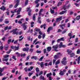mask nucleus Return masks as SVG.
I'll return each instance as SVG.
<instances>
[{
	"label": "nucleus",
	"mask_w": 80,
	"mask_h": 80,
	"mask_svg": "<svg viewBox=\"0 0 80 80\" xmlns=\"http://www.w3.org/2000/svg\"><path fill=\"white\" fill-rule=\"evenodd\" d=\"M36 70L37 72V73H39L40 72V71L39 70V68H37L36 69Z\"/></svg>",
	"instance_id": "obj_32"
},
{
	"label": "nucleus",
	"mask_w": 80,
	"mask_h": 80,
	"mask_svg": "<svg viewBox=\"0 0 80 80\" xmlns=\"http://www.w3.org/2000/svg\"><path fill=\"white\" fill-rule=\"evenodd\" d=\"M32 19L33 20H34V21H35V14H34L33 15V17L32 18Z\"/></svg>",
	"instance_id": "obj_42"
},
{
	"label": "nucleus",
	"mask_w": 80,
	"mask_h": 80,
	"mask_svg": "<svg viewBox=\"0 0 80 80\" xmlns=\"http://www.w3.org/2000/svg\"><path fill=\"white\" fill-rule=\"evenodd\" d=\"M71 5L70 4H69L68 6H66V5H65L63 7V8L64 9V10H67V9H68L69 7H70Z\"/></svg>",
	"instance_id": "obj_6"
},
{
	"label": "nucleus",
	"mask_w": 80,
	"mask_h": 80,
	"mask_svg": "<svg viewBox=\"0 0 80 80\" xmlns=\"http://www.w3.org/2000/svg\"><path fill=\"white\" fill-rule=\"evenodd\" d=\"M35 30H36V32H40V29L37 28H35Z\"/></svg>",
	"instance_id": "obj_37"
},
{
	"label": "nucleus",
	"mask_w": 80,
	"mask_h": 80,
	"mask_svg": "<svg viewBox=\"0 0 80 80\" xmlns=\"http://www.w3.org/2000/svg\"><path fill=\"white\" fill-rule=\"evenodd\" d=\"M58 45H56L53 46L52 47V48L53 49H57L58 48Z\"/></svg>",
	"instance_id": "obj_12"
},
{
	"label": "nucleus",
	"mask_w": 80,
	"mask_h": 80,
	"mask_svg": "<svg viewBox=\"0 0 80 80\" xmlns=\"http://www.w3.org/2000/svg\"><path fill=\"white\" fill-rule=\"evenodd\" d=\"M67 10H66L65 11H63L62 12H60L59 13L60 15H63V14H64L65 13H67Z\"/></svg>",
	"instance_id": "obj_11"
},
{
	"label": "nucleus",
	"mask_w": 80,
	"mask_h": 80,
	"mask_svg": "<svg viewBox=\"0 0 80 80\" xmlns=\"http://www.w3.org/2000/svg\"><path fill=\"white\" fill-rule=\"evenodd\" d=\"M8 57H9V55H6L3 56V57L5 58H8Z\"/></svg>",
	"instance_id": "obj_35"
},
{
	"label": "nucleus",
	"mask_w": 80,
	"mask_h": 80,
	"mask_svg": "<svg viewBox=\"0 0 80 80\" xmlns=\"http://www.w3.org/2000/svg\"><path fill=\"white\" fill-rule=\"evenodd\" d=\"M43 62H42L41 63V64H40V66H41V67L42 68H43Z\"/></svg>",
	"instance_id": "obj_28"
},
{
	"label": "nucleus",
	"mask_w": 80,
	"mask_h": 80,
	"mask_svg": "<svg viewBox=\"0 0 80 80\" xmlns=\"http://www.w3.org/2000/svg\"><path fill=\"white\" fill-rule=\"evenodd\" d=\"M59 75L61 76H63L64 75V72L63 71H60V72L59 73Z\"/></svg>",
	"instance_id": "obj_21"
},
{
	"label": "nucleus",
	"mask_w": 80,
	"mask_h": 80,
	"mask_svg": "<svg viewBox=\"0 0 80 80\" xmlns=\"http://www.w3.org/2000/svg\"><path fill=\"white\" fill-rule=\"evenodd\" d=\"M15 2H16L17 3H18L19 4V2H20V0H15L14 1Z\"/></svg>",
	"instance_id": "obj_47"
},
{
	"label": "nucleus",
	"mask_w": 80,
	"mask_h": 80,
	"mask_svg": "<svg viewBox=\"0 0 80 80\" xmlns=\"http://www.w3.org/2000/svg\"><path fill=\"white\" fill-rule=\"evenodd\" d=\"M11 41H12V40H11V39H9L8 41V44H10V42H11Z\"/></svg>",
	"instance_id": "obj_46"
},
{
	"label": "nucleus",
	"mask_w": 80,
	"mask_h": 80,
	"mask_svg": "<svg viewBox=\"0 0 80 80\" xmlns=\"http://www.w3.org/2000/svg\"><path fill=\"white\" fill-rule=\"evenodd\" d=\"M33 75V72H29L28 73L29 77H30L31 75Z\"/></svg>",
	"instance_id": "obj_44"
},
{
	"label": "nucleus",
	"mask_w": 80,
	"mask_h": 80,
	"mask_svg": "<svg viewBox=\"0 0 80 80\" xmlns=\"http://www.w3.org/2000/svg\"><path fill=\"white\" fill-rule=\"evenodd\" d=\"M62 32V30H61V29H59L58 30L57 32H58V33H59V32Z\"/></svg>",
	"instance_id": "obj_52"
},
{
	"label": "nucleus",
	"mask_w": 80,
	"mask_h": 80,
	"mask_svg": "<svg viewBox=\"0 0 80 80\" xmlns=\"http://www.w3.org/2000/svg\"><path fill=\"white\" fill-rule=\"evenodd\" d=\"M57 54H56L59 57H60V55H61V53L60 52H58L57 53Z\"/></svg>",
	"instance_id": "obj_39"
},
{
	"label": "nucleus",
	"mask_w": 80,
	"mask_h": 80,
	"mask_svg": "<svg viewBox=\"0 0 80 80\" xmlns=\"http://www.w3.org/2000/svg\"><path fill=\"white\" fill-rule=\"evenodd\" d=\"M77 54H80V49H78L77 51Z\"/></svg>",
	"instance_id": "obj_40"
},
{
	"label": "nucleus",
	"mask_w": 80,
	"mask_h": 80,
	"mask_svg": "<svg viewBox=\"0 0 80 80\" xmlns=\"http://www.w3.org/2000/svg\"><path fill=\"white\" fill-rule=\"evenodd\" d=\"M18 40H16L14 42V44H17V42H18Z\"/></svg>",
	"instance_id": "obj_58"
},
{
	"label": "nucleus",
	"mask_w": 80,
	"mask_h": 80,
	"mask_svg": "<svg viewBox=\"0 0 80 80\" xmlns=\"http://www.w3.org/2000/svg\"><path fill=\"white\" fill-rule=\"evenodd\" d=\"M24 20V19L22 18L21 20V21L20 20L18 21V23H19V24H22V20Z\"/></svg>",
	"instance_id": "obj_24"
},
{
	"label": "nucleus",
	"mask_w": 80,
	"mask_h": 80,
	"mask_svg": "<svg viewBox=\"0 0 80 80\" xmlns=\"http://www.w3.org/2000/svg\"><path fill=\"white\" fill-rule=\"evenodd\" d=\"M62 2H58L57 5L58 7H59L60 5H62Z\"/></svg>",
	"instance_id": "obj_38"
},
{
	"label": "nucleus",
	"mask_w": 80,
	"mask_h": 80,
	"mask_svg": "<svg viewBox=\"0 0 80 80\" xmlns=\"http://www.w3.org/2000/svg\"><path fill=\"white\" fill-rule=\"evenodd\" d=\"M28 0H26L25 2V5H28Z\"/></svg>",
	"instance_id": "obj_27"
},
{
	"label": "nucleus",
	"mask_w": 80,
	"mask_h": 80,
	"mask_svg": "<svg viewBox=\"0 0 80 80\" xmlns=\"http://www.w3.org/2000/svg\"><path fill=\"white\" fill-rule=\"evenodd\" d=\"M40 2V0H36L35 1V3H38V2Z\"/></svg>",
	"instance_id": "obj_51"
},
{
	"label": "nucleus",
	"mask_w": 80,
	"mask_h": 80,
	"mask_svg": "<svg viewBox=\"0 0 80 80\" xmlns=\"http://www.w3.org/2000/svg\"><path fill=\"white\" fill-rule=\"evenodd\" d=\"M24 70H25V72H27V71H28V67H26V68H24Z\"/></svg>",
	"instance_id": "obj_49"
},
{
	"label": "nucleus",
	"mask_w": 80,
	"mask_h": 80,
	"mask_svg": "<svg viewBox=\"0 0 80 80\" xmlns=\"http://www.w3.org/2000/svg\"><path fill=\"white\" fill-rule=\"evenodd\" d=\"M40 80H45V78L42 75H41L39 77Z\"/></svg>",
	"instance_id": "obj_18"
},
{
	"label": "nucleus",
	"mask_w": 80,
	"mask_h": 80,
	"mask_svg": "<svg viewBox=\"0 0 80 80\" xmlns=\"http://www.w3.org/2000/svg\"><path fill=\"white\" fill-rule=\"evenodd\" d=\"M67 60V58H63L62 59L61 62L63 65H66V61Z\"/></svg>",
	"instance_id": "obj_5"
},
{
	"label": "nucleus",
	"mask_w": 80,
	"mask_h": 80,
	"mask_svg": "<svg viewBox=\"0 0 80 80\" xmlns=\"http://www.w3.org/2000/svg\"><path fill=\"white\" fill-rule=\"evenodd\" d=\"M50 12L51 13H52V14H53V13H54V10H53L51 9H50Z\"/></svg>",
	"instance_id": "obj_41"
},
{
	"label": "nucleus",
	"mask_w": 80,
	"mask_h": 80,
	"mask_svg": "<svg viewBox=\"0 0 80 80\" xmlns=\"http://www.w3.org/2000/svg\"><path fill=\"white\" fill-rule=\"evenodd\" d=\"M18 48H19V46L17 47L16 46H15V50H18Z\"/></svg>",
	"instance_id": "obj_43"
},
{
	"label": "nucleus",
	"mask_w": 80,
	"mask_h": 80,
	"mask_svg": "<svg viewBox=\"0 0 80 80\" xmlns=\"http://www.w3.org/2000/svg\"><path fill=\"white\" fill-rule=\"evenodd\" d=\"M22 27L23 28L24 30H25L27 29V28L26 25H23Z\"/></svg>",
	"instance_id": "obj_33"
},
{
	"label": "nucleus",
	"mask_w": 80,
	"mask_h": 80,
	"mask_svg": "<svg viewBox=\"0 0 80 80\" xmlns=\"http://www.w3.org/2000/svg\"><path fill=\"white\" fill-rule=\"evenodd\" d=\"M7 68V67H3L2 68H1L0 67V76H3V74L2 73V72L3 71V70H5V69H6Z\"/></svg>",
	"instance_id": "obj_2"
},
{
	"label": "nucleus",
	"mask_w": 80,
	"mask_h": 80,
	"mask_svg": "<svg viewBox=\"0 0 80 80\" xmlns=\"http://www.w3.org/2000/svg\"><path fill=\"white\" fill-rule=\"evenodd\" d=\"M52 27H49L47 31V32H48V34L50 33V30H51V29H52Z\"/></svg>",
	"instance_id": "obj_10"
},
{
	"label": "nucleus",
	"mask_w": 80,
	"mask_h": 80,
	"mask_svg": "<svg viewBox=\"0 0 80 80\" xmlns=\"http://www.w3.org/2000/svg\"><path fill=\"white\" fill-rule=\"evenodd\" d=\"M76 61H78L77 63L78 64L80 63V56L77 59H76Z\"/></svg>",
	"instance_id": "obj_17"
},
{
	"label": "nucleus",
	"mask_w": 80,
	"mask_h": 80,
	"mask_svg": "<svg viewBox=\"0 0 80 80\" xmlns=\"http://www.w3.org/2000/svg\"><path fill=\"white\" fill-rule=\"evenodd\" d=\"M18 5H19V4L18 3H17L14 6V8H17V7H18Z\"/></svg>",
	"instance_id": "obj_45"
},
{
	"label": "nucleus",
	"mask_w": 80,
	"mask_h": 80,
	"mask_svg": "<svg viewBox=\"0 0 80 80\" xmlns=\"http://www.w3.org/2000/svg\"><path fill=\"white\" fill-rule=\"evenodd\" d=\"M47 26V24H44L41 26V28H43V27H46Z\"/></svg>",
	"instance_id": "obj_29"
},
{
	"label": "nucleus",
	"mask_w": 80,
	"mask_h": 80,
	"mask_svg": "<svg viewBox=\"0 0 80 80\" xmlns=\"http://www.w3.org/2000/svg\"><path fill=\"white\" fill-rule=\"evenodd\" d=\"M52 50V47H48L47 48V50L48 52H50Z\"/></svg>",
	"instance_id": "obj_14"
},
{
	"label": "nucleus",
	"mask_w": 80,
	"mask_h": 80,
	"mask_svg": "<svg viewBox=\"0 0 80 80\" xmlns=\"http://www.w3.org/2000/svg\"><path fill=\"white\" fill-rule=\"evenodd\" d=\"M45 37V33H44L42 35V38L43 39Z\"/></svg>",
	"instance_id": "obj_63"
},
{
	"label": "nucleus",
	"mask_w": 80,
	"mask_h": 80,
	"mask_svg": "<svg viewBox=\"0 0 80 80\" xmlns=\"http://www.w3.org/2000/svg\"><path fill=\"white\" fill-rule=\"evenodd\" d=\"M59 58V57H58L57 54L54 56V58H55V59H57V58Z\"/></svg>",
	"instance_id": "obj_34"
},
{
	"label": "nucleus",
	"mask_w": 80,
	"mask_h": 80,
	"mask_svg": "<svg viewBox=\"0 0 80 80\" xmlns=\"http://www.w3.org/2000/svg\"><path fill=\"white\" fill-rule=\"evenodd\" d=\"M52 74L51 72H50V73H48L47 74V77H51L50 76H52Z\"/></svg>",
	"instance_id": "obj_20"
},
{
	"label": "nucleus",
	"mask_w": 80,
	"mask_h": 80,
	"mask_svg": "<svg viewBox=\"0 0 80 80\" xmlns=\"http://www.w3.org/2000/svg\"><path fill=\"white\" fill-rule=\"evenodd\" d=\"M37 40H38L37 39H36L33 42H32V44L33 45L34 43H35V42H36L37 41Z\"/></svg>",
	"instance_id": "obj_59"
},
{
	"label": "nucleus",
	"mask_w": 80,
	"mask_h": 80,
	"mask_svg": "<svg viewBox=\"0 0 80 80\" xmlns=\"http://www.w3.org/2000/svg\"><path fill=\"white\" fill-rule=\"evenodd\" d=\"M60 63V60H58L57 61H56L55 62V64L56 65H57L58 64H59Z\"/></svg>",
	"instance_id": "obj_16"
},
{
	"label": "nucleus",
	"mask_w": 80,
	"mask_h": 80,
	"mask_svg": "<svg viewBox=\"0 0 80 80\" xmlns=\"http://www.w3.org/2000/svg\"><path fill=\"white\" fill-rule=\"evenodd\" d=\"M5 50H8V44H7L6 46H5Z\"/></svg>",
	"instance_id": "obj_25"
},
{
	"label": "nucleus",
	"mask_w": 80,
	"mask_h": 80,
	"mask_svg": "<svg viewBox=\"0 0 80 80\" xmlns=\"http://www.w3.org/2000/svg\"><path fill=\"white\" fill-rule=\"evenodd\" d=\"M52 65V62H50L48 63V65Z\"/></svg>",
	"instance_id": "obj_55"
},
{
	"label": "nucleus",
	"mask_w": 80,
	"mask_h": 80,
	"mask_svg": "<svg viewBox=\"0 0 80 80\" xmlns=\"http://www.w3.org/2000/svg\"><path fill=\"white\" fill-rule=\"evenodd\" d=\"M7 20H8V19H5V20L4 21V23L6 24H8L9 23V21Z\"/></svg>",
	"instance_id": "obj_26"
},
{
	"label": "nucleus",
	"mask_w": 80,
	"mask_h": 80,
	"mask_svg": "<svg viewBox=\"0 0 80 80\" xmlns=\"http://www.w3.org/2000/svg\"><path fill=\"white\" fill-rule=\"evenodd\" d=\"M16 55H17L18 57H20V55L21 56V57H23V53H21V54H20L18 52H17L16 53Z\"/></svg>",
	"instance_id": "obj_9"
},
{
	"label": "nucleus",
	"mask_w": 80,
	"mask_h": 80,
	"mask_svg": "<svg viewBox=\"0 0 80 80\" xmlns=\"http://www.w3.org/2000/svg\"><path fill=\"white\" fill-rule=\"evenodd\" d=\"M62 17L57 18H56V21H57V22H59V21H60L62 20Z\"/></svg>",
	"instance_id": "obj_13"
},
{
	"label": "nucleus",
	"mask_w": 80,
	"mask_h": 80,
	"mask_svg": "<svg viewBox=\"0 0 80 80\" xmlns=\"http://www.w3.org/2000/svg\"><path fill=\"white\" fill-rule=\"evenodd\" d=\"M1 10H2L3 12L6 10V8L4 6H2L1 8H0Z\"/></svg>",
	"instance_id": "obj_8"
},
{
	"label": "nucleus",
	"mask_w": 80,
	"mask_h": 80,
	"mask_svg": "<svg viewBox=\"0 0 80 80\" xmlns=\"http://www.w3.org/2000/svg\"><path fill=\"white\" fill-rule=\"evenodd\" d=\"M67 52H68V55H70V57H73L75 56V54L74 53H72V50H69V49L67 50Z\"/></svg>",
	"instance_id": "obj_1"
},
{
	"label": "nucleus",
	"mask_w": 80,
	"mask_h": 80,
	"mask_svg": "<svg viewBox=\"0 0 80 80\" xmlns=\"http://www.w3.org/2000/svg\"><path fill=\"white\" fill-rule=\"evenodd\" d=\"M70 27V23H68V28Z\"/></svg>",
	"instance_id": "obj_62"
},
{
	"label": "nucleus",
	"mask_w": 80,
	"mask_h": 80,
	"mask_svg": "<svg viewBox=\"0 0 80 80\" xmlns=\"http://www.w3.org/2000/svg\"><path fill=\"white\" fill-rule=\"evenodd\" d=\"M28 47H26L23 49V51H24V52H26L28 51Z\"/></svg>",
	"instance_id": "obj_19"
},
{
	"label": "nucleus",
	"mask_w": 80,
	"mask_h": 80,
	"mask_svg": "<svg viewBox=\"0 0 80 80\" xmlns=\"http://www.w3.org/2000/svg\"><path fill=\"white\" fill-rule=\"evenodd\" d=\"M7 12H6V13H7L8 15H9V13H10V10L8 9H6Z\"/></svg>",
	"instance_id": "obj_22"
},
{
	"label": "nucleus",
	"mask_w": 80,
	"mask_h": 80,
	"mask_svg": "<svg viewBox=\"0 0 80 80\" xmlns=\"http://www.w3.org/2000/svg\"><path fill=\"white\" fill-rule=\"evenodd\" d=\"M74 5H75L76 6V7H79V4H78L77 3H74Z\"/></svg>",
	"instance_id": "obj_56"
},
{
	"label": "nucleus",
	"mask_w": 80,
	"mask_h": 80,
	"mask_svg": "<svg viewBox=\"0 0 80 80\" xmlns=\"http://www.w3.org/2000/svg\"><path fill=\"white\" fill-rule=\"evenodd\" d=\"M31 59H34L36 60L37 59V56H32L31 58Z\"/></svg>",
	"instance_id": "obj_15"
},
{
	"label": "nucleus",
	"mask_w": 80,
	"mask_h": 80,
	"mask_svg": "<svg viewBox=\"0 0 80 80\" xmlns=\"http://www.w3.org/2000/svg\"><path fill=\"white\" fill-rule=\"evenodd\" d=\"M63 42H61L59 44V47L60 48H61V47H66V45H63L62 44Z\"/></svg>",
	"instance_id": "obj_7"
},
{
	"label": "nucleus",
	"mask_w": 80,
	"mask_h": 80,
	"mask_svg": "<svg viewBox=\"0 0 80 80\" xmlns=\"http://www.w3.org/2000/svg\"><path fill=\"white\" fill-rule=\"evenodd\" d=\"M72 34L71 33H69L68 34V36H69V37H72Z\"/></svg>",
	"instance_id": "obj_64"
},
{
	"label": "nucleus",
	"mask_w": 80,
	"mask_h": 80,
	"mask_svg": "<svg viewBox=\"0 0 80 80\" xmlns=\"http://www.w3.org/2000/svg\"><path fill=\"white\" fill-rule=\"evenodd\" d=\"M11 51H12V49H10L9 51L6 52V53L7 54H9V53H10L11 52Z\"/></svg>",
	"instance_id": "obj_48"
},
{
	"label": "nucleus",
	"mask_w": 80,
	"mask_h": 80,
	"mask_svg": "<svg viewBox=\"0 0 80 80\" xmlns=\"http://www.w3.org/2000/svg\"><path fill=\"white\" fill-rule=\"evenodd\" d=\"M44 58V56H42V57L39 59V61H42V60L43 59V58Z\"/></svg>",
	"instance_id": "obj_36"
},
{
	"label": "nucleus",
	"mask_w": 80,
	"mask_h": 80,
	"mask_svg": "<svg viewBox=\"0 0 80 80\" xmlns=\"http://www.w3.org/2000/svg\"><path fill=\"white\" fill-rule=\"evenodd\" d=\"M31 8L30 7L27 8V12H28L29 10H30Z\"/></svg>",
	"instance_id": "obj_54"
},
{
	"label": "nucleus",
	"mask_w": 80,
	"mask_h": 80,
	"mask_svg": "<svg viewBox=\"0 0 80 80\" xmlns=\"http://www.w3.org/2000/svg\"><path fill=\"white\" fill-rule=\"evenodd\" d=\"M40 19H41V18L40 17L38 18V22L39 23H42V22L41 21V20H40Z\"/></svg>",
	"instance_id": "obj_23"
},
{
	"label": "nucleus",
	"mask_w": 80,
	"mask_h": 80,
	"mask_svg": "<svg viewBox=\"0 0 80 80\" xmlns=\"http://www.w3.org/2000/svg\"><path fill=\"white\" fill-rule=\"evenodd\" d=\"M36 52L37 53H42V51H41L37 50Z\"/></svg>",
	"instance_id": "obj_50"
},
{
	"label": "nucleus",
	"mask_w": 80,
	"mask_h": 80,
	"mask_svg": "<svg viewBox=\"0 0 80 80\" xmlns=\"http://www.w3.org/2000/svg\"><path fill=\"white\" fill-rule=\"evenodd\" d=\"M15 57H16L15 56H12V58L13 59H14V60H17V59H16V58H15Z\"/></svg>",
	"instance_id": "obj_57"
},
{
	"label": "nucleus",
	"mask_w": 80,
	"mask_h": 80,
	"mask_svg": "<svg viewBox=\"0 0 80 80\" xmlns=\"http://www.w3.org/2000/svg\"><path fill=\"white\" fill-rule=\"evenodd\" d=\"M22 75H21L20 76H19L18 78V79L19 80H21V78H22Z\"/></svg>",
	"instance_id": "obj_61"
},
{
	"label": "nucleus",
	"mask_w": 80,
	"mask_h": 80,
	"mask_svg": "<svg viewBox=\"0 0 80 80\" xmlns=\"http://www.w3.org/2000/svg\"><path fill=\"white\" fill-rule=\"evenodd\" d=\"M17 28H16L15 29L12 30L11 32H13L12 35H15L16 34V35H18V32H17Z\"/></svg>",
	"instance_id": "obj_3"
},
{
	"label": "nucleus",
	"mask_w": 80,
	"mask_h": 80,
	"mask_svg": "<svg viewBox=\"0 0 80 80\" xmlns=\"http://www.w3.org/2000/svg\"><path fill=\"white\" fill-rule=\"evenodd\" d=\"M68 31V29H65L62 32V34H64V33H66V32Z\"/></svg>",
	"instance_id": "obj_30"
},
{
	"label": "nucleus",
	"mask_w": 80,
	"mask_h": 80,
	"mask_svg": "<svg viewBox=\"0 0 80 80\" xmlns=\"http://www.w3.org/2000/svg\"><path fill=\"white\" fill-rule=\"evenodd\" d=\"M66 25V24H65V23L61 24L59 25V27H65Z\"/></svg>",
	"instance_id": "obj_31"
},
{
	"label": "nucleus",
	"mask_w": 80,
	"mask_h": 80,
	"mask_svg": "<svg viewBox=\"0 0 80 80\" xmlns=\"http://www.w3.org/2000/svg\"><path fill=\"white\" fill-rule=\"evenodd\" d=\"M26 24H27V22H26L25 23H24L23 24H22L21 25L22 26H23V25H26Z\"/></svg>",
	"instance_id": "obj_60"
},
{
	"label": "nucleus",
	"mask_w": 80,
	"mask_h": 80,
	"mask_svg": "<svg viewBox=\"0 0 80 80\" xmlns=\"http://www.w3.org/2000/svg\"><path fill=\"white\" fill-rule=\"evenodd\" d=\"M17 9H15L14 10V12H17V15H19L20 14V12H21V10H22V8H19V9L18 10V11H17Z\"/></svg>",
	"instance_id": "obj_4"
},
{
	"label": "nucleus",
	"mask_w": 80,
	"mask_h": 80,
	"mask_svg": "<svg viewBox=\"0 0 80 80\" xmlns=\"http://www.w3.org/2000/svg\"><path fill=\"white\" fill-rule=\"evenodd\" d=\"M60 40L61 41H64V40H65V39H64V38H63V37L62 38H60Z\"/></svg>",
	"instance_id": "obj_53"
}]
</instances>
